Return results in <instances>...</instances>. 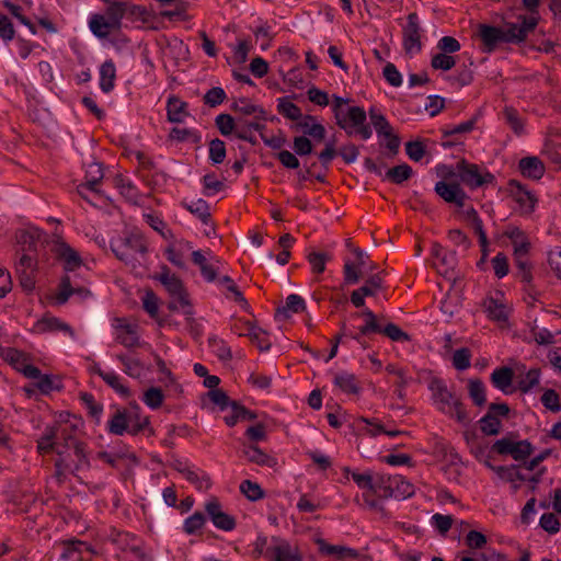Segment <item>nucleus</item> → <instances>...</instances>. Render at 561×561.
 Returning a JSON list of instances; mask_svg holds the SVG:
<instances>
[{
    "label": "nucleus",
    "instance_id": "nucleus-1",
    "mask_svg": "<svg viewBox=\"0 0 561 561\" xmlns=\"http://www.w3.org/2000/svg\"><path fill=\"white\" fill-rule=\"evenodd\" d=\"M54 253L64 264L65 275L61 277L56 294V304L64 305L68 299L76 295L80 299H84L90 295V291L81 284L77 274L71 275L83 264V261L72 247L65 241H57L54 245Z\"/></svg>",
    "mask_w": 561,
    "mask_h": 561
},
{
    "label": "nucleus",
    "instance_id": "nucleus-2",
    "mask_svg": "<svg viewBox=\"0 0 561 561\" xmlns=\"http://www.w3.org/2000/svg\"><path fill=\"white\" fill-rule=\"evenodd\" d=\"M114 255L133 270L144 266L147 261V244L139 233L128 232L111 239Z\"/></svg>",
    "mask_w": 561,
    "mask_h": 561
},
{
    "label": "nucleus",
    "instance_id": "nucleus-3",
    "mask_svg": "<svg viewBox=\"0 0 561 561\" xmlns=\"http://www.w3.org/2000/svg\"><path fill=\"white\" fill-rule=\"evenodd\" d=\"M492 178H442L436 182L435 193L447 204L463 207L468 198L465 186L476 188L490 182Z\"/></svg>",
    "mask_w": 561,
    "mask_h": 561
},
{
    "label": "nucleus",
    "instance_id": "nucleus-4",
    "mask_svg": "<svg viewBox=\"0 0 561 561\" xmlns=\"http://www.w3.org/2000/svg\"><path fill=\"white\" fill-rule=\"evenodd\" d=\"M104 14H91L88 21L89 28L99 38H107L112 33L123 26V9L118 0H103Z\"/></svg>",
    "mask_w": 561,
    "mask_h": 561
},
{
    "label": "nucleus",
    "instance_id": "nucleus-5",
    "mask_svg": "<svg viewBox=\"0 0 561 561\" xmlns=\"http://www.w3.org/2000/svg\"><path fill=\"white\" fill-rule=\"evenodd\" d=\"M505 236L511 240L513 245V254L516 267L518 268V277L525 283L533 279L530 272V263L528 253L531 248L530 240L526 232L519 227L510 226L505 231Z\"/></svg>",
    "mask_w": 561,
    "mask_h": 561
},
{
    "label": "nucleus",
    "instance_id": "nucleus-6",
    "mask_svg": "<svg viewBox=\"0 0 561 561\" xmlns=\"http://www.w3.org/2000/svg\"><path fill=\"white\" fill-rule=\"evenodd\" d=\"M336 124L348 136H358L363 140H368L373 136V128L367 124V114L364 107L351 106L344 112L337 114Z\"/></svg>",
    "mask_w": 561,
    "mask_h": 561
},
{
    "label": "nucleus",
    "instance_id": "nucleus-7",
    "mask_svg": "<svg viewBox=\"0 0 561 561\" xmlns=\"http://www.w3.org/2000/svg\"><path fill=\"white\" fill-rule=\"evenodd\" d=\"M354 260L346 257L344 260L343 275L344 283L346 285H354L366 275L375 274L377 265L369 261V255L366 251L354 248L353 249Z\"/></svg>",
    "mask_w": 561,
    "mask_h": 561
},
{
    "label": "nucleus",
    "instance_id": "nucleus-8",
    "mask_svg": "<svg viewBox=\"0 0 561 561\" xmlns=\"http://www.w3.org/2000/svg\"><path fill=\"white\" fill-rule=\"evenodd\" d=\"M539 16L518 14L515 22L506 21L502 27L505 35V43L519 44L526 41L538 25Z\"/></svg>",
    "mask_w": 561,
    "mask_h": 561
},
{
    "label": "nucleus",
    "instance_id": "nucleus-9",
    "mask_svg": "<svg viewBox=\"0 0 561 561\" xmlns=\"http://www.w3.org/2000/svg\"><path fill=\"white\" fill-rule=\"evenodd\" d=\"M482 308L489 320L496 322L501 328L508 327L513 309L502 293L486 297L482 302Z\"/></svg>",
    "mask_w": 561,
    "mask_h": 561
},
{
    "label": "nucleus",
    "instance_id": "nucleus-10",
    "mask_svg": "<svg viewBox=\"0 0 561 561\" xmlns=\"http://www.w3.org/2000/svg\"><path fill=\"white\" fill-rule=\"evenodd\" d=\"M265 557L273 561H304L298 547L279 537L271 538Z\"/></svg>",
    "mask_w": 561,
    "mask_h": 561
},
{
    "label": "nucleus",
    "instance_id": "nucleus-11",
    "mask_svg": "<svg viewBox=\"0 0 561 561\" xmlns=\"http://www.w3.org/2000/svg\"><path fill=\"white\" fill-rule=\"evenodd\" d=\"M192 261L199 267L203 278L213 283L217 279L222 262L211 251H192Z\"/></svg>",
    "mask_w": 561,
    "mask_h": 561
},
{
    "label": "nucleus",
    "instance_id": "nucleus-12",
    "mask_svg": "<svg viewBox=\"0 0 561 561\" xmlns=\"http://www.w3.org/2000/svg\"><path fill=\"white\" fill-rule=\"evenodd\" d=\"M428 389L436 407L442 411H449L455 409L457 396L450 391L446 382L440 378H432L428 382Z\"/></svg>",
    "mask_w": 561,
    "mask_h": 561
},
{
    "label": "nucleus",
    "instance_id": "nucleus-13",
    "mask_svg": "<svg viewBox=\"0 0 561 561\" xmlns=\"http://www.w3.org/2000/svg\"><path fill=\"white\" fill-rule=\"evenodd\" d=\"M37 449L42 454L50 453L55 450L59 458L56 460V469L61 468V466H65L66 468L71 467L70 463L66 458H64V454H66V450L60 448V442L57 440V431L51 427H46L42 437L37 440Z\"/></svg>",
    "mask_w": 561,
    "mask_h": 561
},
{
    "label": "nucleus",
    "instance_id": "nucleus-14",
    "mask_svg": "<svg viewBox=\"0 0 561 561\" xmlns=\"http://www.w3.org/2000/svg\"><path fill=\"white\" fill-rule=\"evenodd\" d=\"M116 341L127 348L141 346L138 334V324L126 319L117 318L113 324Z\"/></svg>",
    "mask_w": 561,
    "mask_h": 561
},
{
    "label": "nucleus",
    "instance_id": "nucleus-15",
    "mask_svg": "<svg viewBox=\"0 0 561 561\" xmlns=\"http://www.w3.org/2000/svg\"><path fill=\"white\" fill-rule=\"evenodd\" d=\"M436 175H483L478 164H472L465 159L439 163L435 167Z\"/></svg>",
    "mask_w": 561,
    "mask_h": 561
},
{
    "label": "nucleus",
    "instance_id": "nucleus-16",
    "mask_svg": "<svg viewBox=\"0 0 561 561\" xmlns=\"http://www.w3.org/2000/svg\"><path fill=\"white\" fill-rule=\"evenodd\" d=\"M62 457L68 460L71 467L66 468L65 466H61L60 470L56 469L57 478L59 481H61V477L65 474L66 471H79L89 466V460L85 454L84 446L80 442L70 447L67 454H64Z\"/></svg>",
    "mask_w": 561,
    "mask_h": 561
},
{
    "label": "nucleus",
    "instance_id": "nucleus-17",
    "mask_svg": "<svg viewBox=\"0 0 561 561\" xmlns=\"http://www.w3.org/2000/svg\"><path fill=\"white\" fill-rule=\"evenodd\" d=\"M205 511L216 528L231 531L236 527L234 518L222 511L221 504L216 497L205 504Z\"/></svg>",
    "mask_w": 561,
    "mask_h": 561
},
{
    "label": "nucleus",
    "instance_id": "nucleus-18",
    "mask_svg": "<svg viewBox=\"0 0 561 561\" xmlns=\"http://www.w3.org/2000/svg\"><path fill=\"white\" fill-rule=\"evenodd\" d=\"M403 44L409 54H416L421 50L419 19L415 13L408 16L403 31Z\"/></svg>",
    "mask_w": 561,
    "mask_h": 561
},
{
    "label": "nucleus",
    "instance_id": "nucleus-19",
    "mask_svg": "<svg viewBox=\"0 0 561 561\" xmlns=\"http://www.w3.org/2000/svg\"><path fill=\"white\" fill-rule=\"evenodd\" d=\"M266 118H245L240 117L238 118V125H237V137L243 140H247L251 144H256L257 138L255 136V133H261L264 128L263 122Z\"/></svg>",
    "mask_w": 561,
    "mask_h": 561
},
{
    "label": "nucleus",
    "instance_id": "nucleus-20",
    "mask_svg": "<svg viewBox=\"0 0 561 561\" xmlns=\"http://www.w3.org/2000/svg\"><path fill=\"white\" fill-rule=\"evenodd\" d=\"M511 193L516 203L520 206L523 211L531 213L537 203V198L534 193L526 186L522 185L518 181L512 180L510 182Z\"/></svg>",
    "mask_w": 561,
    "mask_h": 561
},
{
    "label": "nucleus",
    "instance_id": "nucleus-21",
    "mask_svg": "<svg viewBox=\"0 0 561 561\" xmlns=\"http://www.w3.org/2000/svg\"><path fill=\"white\" fill-rule=\"evenodd\" d=\"M192 243L185 240H180L171 243L165 250L167 260L179 268H185V256L191 252Z\"/></svg>",
    "mask_w": 561,
    "mask_h": 561
},
{
    "label": "nucleus",
    "instance_id": "nucleus-22",
    "mask_svg": "<svg viewBox=\"0 0 561 561\" xmlns=\"http://www.w3.org/2000/svg\"><path fill=\"white\" fill-rule=\"evenodd\" d=\"M333 385L347 394H357L360 386L357 377L346 370L339 371L333 377Z\"/></svg>",
    "mask_w": 561,
    "mask_h": 561
},
{
    "label": "nucleus",
    "instance_id": "nucleus-23",
    "mask_svg": "<svg viewBox=\"0 0 561 561\" xmlns=\"http://www.w3.org/2000/svg\"><path fill=\"white\" fill-rule=\"evenodd\" d=\"M297 128L304 134L316 140H322L325 135L323 125L316 122V118L310 115H302L297 122Z\"/></svg>",
    "mask_w": 561,
    "mask_h": 561
},
{
    "label": "nucleus",
    "instance_id": "nucleus-24",
    "mask_svg": "<svg viewBox=\"0 0 561 561\" xmlns=\"http://www.w3.org/2000/svg\"><path fill=\"white\" fill-rule=\"evenodd\" d=\"M480 37L488 50H493L501 43H505L503 27L481 25Z\"/></svg>",
    "mask_w": 561,
    "mask_h": 561
},
{
    "label": "nucleus",
    "instance_id": "nucleus-25",
    "mask_svg": "<svg viewBox=\"0 0 561 561\" xmlns=\"http://www.w3.org/2000/svg\"><path fill=\"white\" fill-rule=\"evenodd\" d=\"M181 205L202 221L203 225L209 226L210 224V211L208 204L202 199L186 201L184 199Z\"/></svg>",
    "mask_w": 561,
    "mask_h": 561
},
{
    "label": "nucleus",
    "instance_id": "nucleus-26",
    "mask_svg": "<svg viewBox=\"0 0 561 561\" xmlns=\"http://www.w3.org/2000/svg\"><path fill=\"white\" fill-rule=\"evenodd\" d=\"M175 469L182 473L185 479L195 484L198 490H208L210 488V480L206 474L199 476L197 471L192 469L184 462H178Z\"/></svg>",
    "mask_w": 561,
    "mask_h": 561
},
{
    "label": "nucleus",
    "instance_id": "nucleus-27",
    "mask_svg": "<svg viewBox=\"0 0 561 561\" xmlns=\"http://www.w3.org/2000/svg\"><path fill=\"white\" fill-rule=\"evenodd\" d=\"M393 476H377L374 478L370 493L376 495L378 499L393 497L396 491H393Z\"/></svg>",
    "mask_w": 561,
    "mask_h": 561
},
{
    "label": "nucleus",
    "instance_id": "nucleus-28",
    "mask_svg": "<svg viewBox=\"0 0 561 561\" xmlns=\"http://www.w3.org/2000/svg\"><path fill=\"white\" fill-rule=\"evenodd\" d=\"M514 373L508 367H501L495 369L491 374V381L495 388L501 390L503 393H510Z\"/></svg>",
    "mask_w": 561,
    "mask_h": 561
},
{
    "label": "nucleus",
    "instance_id": "nucleus-29",
    "mask_svg": "<svg viewBox=\"0 0 561 561\" xmlns=\"http://www.w3.org/2000/svg\"><path fill=\"white\" fill-rule=\"evenodd\" d=\"M518 389L522 392H529L540 382V369L530 368L527 371H520L516 377Z\"/></svg>",
    "mask_w": 561,
    "mask_h": 561
},
{
    "label": "nucleus",
    "instance_id": "nucleus-30",
    "mask_svg": "<svg viewBox=\"0 0 561 561\" xmlns=\"http://www.w3.org/2000/svg\"><path fill=\"white\" fill-rule=\"evenodd\" d=\"M100 89L108 93L114 89L116 78V67L113 60H105L100 67Z\"/></svg>",
    "mask_w": 561,
    "mask_h": 561
},
{
    "label": "nucleus",
    "instance_id": "nucleus-31",
    "mask_svg": "<svg viewBox=\"0 0 561 561\" xmlns=\"http://www.w3.org/2000/svg\"><path fill=\"white\" fill-rule=\"evenodd\" d=\"M319 551L325 556H336L337 558H355L357 552L347 547L330 545L325 540L318 538L316 540Z\"/></svg>",
    "mask_w": 561,
    "mask_h": 561
},
{
    "label": "nucleus",
    "instance_id": "nucleus-32",
    "mask_svg": "<svg viewBox=\"0 0 561 561\" xmlns=\"http://www.w3.org/2000/svg\"><path fill=\"white\" fill-rule=\"evenodd\" d=\"M57 431V440L60 442V448L65 449L66 453L70 447L79 443L75 437L76 426L68 423H59L57 426H53Z\"/></svg>",
    "mask_w": 561,
    "mask_h": 561
},
{
    "label": "nucleus",
    "instance_id": "nucleus-33",
    "mask_svg": "<svg viewBox=\"0 0 561 561\" xmlns=\"http://www.w3.org/2000/svg\"><path fill=\"white\" fill-rule=\"evenodd\" d=\"M306 309L304 298L297 294L287 296L285 305L277 309V314L284 318H289L293 313L302 312Z\"/></svg>",
    "mask_w": 561,
    "mask_h": 561
},
{
    "label": "nucleus",
    "instance_id": "nucleus-34",
    "mask_svg": "<svg viewBox=\"0 0 561 561\" xmlns=\"http://www.w3.org/2000/svg\"><path fill=\"white\" fill-rule=\"evenodd\" d=\"M114 185L119 193L129 202L137 204L140 198L138 188L130 182L129 178H112Z\"/></svg>",
    "mask_w": 561,
    "mask_h": 561
},
{
    "label": "nucleus",
    "instance_id": "nucleus-35",
    "mask_svg": "<svg viewBox=\"0 0 561 561\" xmlns=\"http://www.w3.org/2000/svg\"><path fill=\"white\" fill-rule=\"evenodd\" d=\"M232 107L245 118L247 116H252L253 118H266V112L247 99L237 100Z\"/></svg>",
    "mask_w": 561,
    "mask_h": 561
},
{
    "label": "nucleus",
    "instance_id": "nucleus-36",
    "mask_svg": "<svg viewBox=\"0 0 561 561\" xmlns=\"http://www.w3.org/2000/svg\"><path fill=\"white\" fill-rule=\"evenodd\" d=\"M244 456L250 462L259 466L273 467L275 459L265 454L260 447L251 445L243 450Z\"/></svg>",
    "mask_w": 561,
    "mask_h": 561
},
{
    "label": "nucleus",
    "instance_id": "nucleus-37",
    "mask_svg": "<svg viewBox=\"0 0 561 561\" xmlns=\"http://www.w3.org/2000/svg\"><path fill=\"white\" fill-rule=\"evenodd\" d=\"M108 432L115 435H123L129 432L127 410H117L107 422Z\"/></svg>",
    "mask_w": 561,
    "mask_h": 561
},
{
    "label": "nucleus",
    "instance_id": "nucleus-38",
    "mask_svg": "<svg viewBox=\"0 0 561 561\" xmlns=\"http://www.w3.org/2000/svg\"><path fill=\"white\" fill-rule=\"evenodd\" d=\"M116 358L123 365L124 373L129 377L139 378L142 375L144 365L138 358L131 357L126 354H118Z\"/></svg>",
    "mask_w": 561,
    "mask_h": 561
},
{
    "label": "nucleus",
    "instance_id": "nucleus-39",
    "mask_svg": "<svg viewBox=\"0 0 561 561\" xmlns=\"http://www.w3.org/2000/svg\"><path fill=\"white\" fill-rule=\"evenodd\" d=\"M126 410L130 434L136 435L148 426L149 420L147 416L140 414L138 407H131Z\"/></svg>",
    "mask_w": 561,
    "mask_h": 561
},
{
    "label": "nucleus",
    "instance_id": "nucleus-40",
    "mask_svg": "<svg viewBox=\"0 0 561 561\" xmlns=\"http://www.w3.org/2000/svg\"><path fill=\"white\" fill-rule=\"evenodd\" d=\"M518 168L523 175H542L545 173L542 161L535 156L520 159Z\"/></svg>",
    "mask_w": 561,
    "mask_h": 561
},
{
    "label": "nucleus",
    "instance_id": "nucleus-41",
    "mask_svg": "<svg viewBox=\"0 0 561 561\" xmlns=\"http://www.w3.org/2000/svg\"><path fill=\"white\" fill-rule=\"evenodd\" d=\"M306 257L312 272L320 274L324 272L325 264L332 260V254L329 252L310 250Z\"/></svg>",
    "mask_w": 561,
    "mask_h": 561
},
{
    "label": "nucleus",
    "instance_id": "nucleus-42",
    "mask_svg": "<svg viewBox=\"0 0 561 561\" xmlns=\"http://www.w3.org/2000/svg\"><path fill=\"white\" fill-rule=\"evenodd\" d=\"M255 417L256 415L253 412L233 401L231 402V414L225 416V423L232 427L239 421L254 420Z\"/></svg>",
    "mask_w": 561,
    "mask_h": 561
},
{
    "label": "nucleus",
    "instance_id": "nucleus-43",
    "mask_svg": "<svg viewBox=\"0 0 561 561\" xmlns=\"http://www.w3.org/2000/svg\"><path fill=\"white\" fill-rule=\"evenodd\" d=\"M108 387L123 398L130 396L129 388L124 383V379L114 370H108L102 379Z\"/></svg>",
    "mask_w": 561,
    "mask_h": 561
},
{
    "label": "nucleus",
    "instance_id": "nucleus-44",
    "mask_svg": "<svg viewBox=\"0 0 561 561\" xmlns=\"http://www.w3.org/2000/svg\"><path fill=\"white\" fill-rule=\"evenodd\" d=\"M369 117L373 127L375 128L378 137L389 136V131L392 130L391 125L387 121L383 114H381L375 107L369 110Z\"/></svg>",
    "mask_w": 561,
    "mask_h": 561
},
{
    "label": "nucleus",
    "instance_id": "nucleus-45",
    "mask_svg": "<svg viewBox=\"0 0 561 561\" xmlns=\"http://www.w3.org/2000/svg\"><path fill=\"white\" fill-rule=\"evenodd\" d=\"M158 279L165 287L170 297L173 295H178L184 288L182 280L176 277L174 274H170L168 270H164L159 276Z\"/></svg>",
    "mask_w": 561,
    "mask_h": 561
},
{
    "label": "nucleus",
    "instance_id": "nucleus-46",
    "mask_svg": "<svg viewBox=\"0 0 561 561\" xmlns=\"http://www.w3.org/2000/svg\"><path fill=\"white\" fill-rule=\"evenodd\" d=\"M103 178H93L90 181H87L84 183H78L76 184V190L78 194L91 203L90 194H101V185H102Z\"/></svg>",
    "mask_w": 561,
    "mask_h": 561
},
{
    "label": "nucleus",
    "instance_id": "nucleus-47",
    "mask_svg": "<svg viewBox=\"0 0 561 561\" xmlns=\"http://www.w3.org/2000/svg\"><path fill=\"white\" fill-rule=\"evenodd\" d=\"M504 122L513 129L516 135L524 133V119L513 107H505L502 113Z\"/></svg>",
    "mask_w": 561,
    "mask_h": 561
},
{
    "label": "nucleus",
    "instance_id": "nucleus-48",
    "mask_svg": "<svg viewBox=\"0 0 561 561\" xmlns=\"http://www.w3.org/2000/svg\"><path fill=\"white\" fill-rule=\"evenodd\" d=\"M366 276L367 279L365 280V284L359 287V290L366 297H374L383 287V279L380 273H375Z\"/></svg>",
    "mask_w": 561,
    "mask_h": 561
},
{
    "label": "nucleus",
    "instance_id": "nucleus-49",
    "mask_svg": "<svg viewBox=\"0 0 561 561\" xmlns=\"http://www.w3.org/2000/svg\"><path fill=\"white\" fill-rule=\"evenodd\" d=\"M393 497L396 499H407L414 494V485L407 481L402 476L396 474L393 476Z\"/></svg>",
    "mask_w": 561,
    "mask_h": 561
},
{
    "label": "nucleus",
    "instance_id": "nucleus-50",
    "mask_svg": "<svg viewBox=\"0 0 561 561\" xmlns=\"http://www.w3.org/2000/svg\"><path fill=\"white\" fill-rule=\"evenodd\" d=\"M203 188L202 192L205 196H215L226 190L228 184L224 180H219L218 178H203L202 179Z\"/></svg>",
    "mask_w": 561,
    "mask_h": 561
},
{
    "label": "nucleus",
    "instance_id": "nucleus-51",
    "mask_svg": "<svg viewBox=\"0 0 561 561\" xmlns=\"http://www.w3.org/2000/svg\"><path fill=\"white\" fill-rule=\"evenodd\" d=\"M3 359L18 371H21L28 360L26 354L16 348H7L3 352Z\"/></svg>",
    "mask_w": 561,
    "mask_h": 561
},
{
    "label": "nucleus",
    "instance_id": "nucleus-52",
    "mask_svg": "<svg viewBox=\"0 0 561 561\" xmlns=\"http://www.w3.org/2000/svg\"><path fill=\"white\" fill-rule=\"evenodd\" d=\"M186 104L178 99H171L168 103V117L173 123H182L187 115Z\"/></svg>",
    "mask_w": 561,
    "mask_h": 561
},
{
    "label": "nucleus",
    "instance_id": "nucleus-53",
    "mask_svg": "<svg viewBox=\"0 0 561 561\" xmlns=\"http://www.w3.org/2000/svg\"><path fill=\"white\" fill-rule=\"evenodd\" d=\"M277 110L283 116L291 121H299L302 116L300 108L286 98L278 99Z\"/></svg>",
    "mask_w": 561,
    "mask_h": 561
},
{
    "label": "nucleus",
    "instance_id": "nucleus-54",
    "mask_svg": "<svg viewBox=\"0 0 561 561\" xmlns=\"http://www.w3.org/2000/svg\"><path fill=\"white\" fill-rule=\"evenodd\" d=\"M145 221L157 232H159L163 238L168 239L172 237L171 230L168 228V225L164 220L154 213H148L144 215Z\"/></svg>",
    "mask_w": 561,
    "mask_h": 561
},
{
    "label": "nucleus",
    "instance_id": "nucleus-55",
    "mask_svg": "<svg viewBox=\"0 0 561 561\" xmlns=\"http://www.w3.org/2000/svg\"><path fill=\"white\" fill-rule=\"evenodd\" d=\"M492 470L496 472V474L508 482H515V481H525L526 478L517 470L516 466H499L493 467L490 466Z\"/></svg>",
    "mask_w": 561,
    "mask_h": 561
},
{
    "label": "nucleus",
    "instance_id": "nucleus-56",
    "mask_svg": "<svg viewBox=\"0 0 561 561\" xmlns=\"http://www.w3.org/2000/svg\"><path fill=\"white\" fill-rule=\"evenodd\" d=\"M468 389L470 398L477 405L481 407L486 402L485 387L481 380L470 379Z\"/></svg>",
    "mask_w": 561,
    "mask_h": 561
},
{
    "label": "nucleus",
    "instance_id": "nucleus-57",
    "mask_svg": "<svg viewBox=\"0 0 561 561\" xmlns=\"http://www.w3.org/2000/svg\"><path fill=\"white\" fill-rule=\"evenodd\" d=\"M169 309L172 311L182 310L183 313L186 316L192 314V309L190 307V301L185 289L180 291L178 295H173L171 297V301L169 302Z\"/></svg>",
    "mask_w": 561,
    "mask_h": 561
},
{
    "label": "nucleus",
    "instance_id": "nucleus-58",
    "mask_svg": "<svg viewBox=\"0 0 561 561\" xmlns=\"http://www.w3.org/2000/svg\"><path fill=\"white\" fill-rule=\"evenodd\" d=\"M241 493L250 501H259L264 497V491L262 488L251 480H244L240 484Z\"/></svg>",
    "mask_w": 561,
    "mask_h": 561
},
{
    "label": "nucleus",
    "instance_id": "nucleus-59",
    "mask_svg": "<svg viewBox=\"0 0 561 561\" xmlns=\"http://www.w3.org/2000/svg\"><path fill=\"white\" fill-rule=\"evenodd\" d=\"M238 119L234 121L229 114H219L216 117V126L224 136L237 135Z\"/></svg>",
    "mask_w": 561,
    "mask_h": 561
},
{
    "label": "nucleus",
    "instance_id": "nucleus-60",
    "mask_svg": "<svg viewBox=\"0 0 561 561\" xmlns=\"http://www.w3.org/2000/svg\"><path fill=\"white\" fill-rule=\"evenodd\" d=\"M456 65V58L451 55L437 53L433 55L431 66L435 70L448 71Z\"/></svg>",
    "mask_w": 561,
    "mask_h": 561
},
{
    "label": "nucleus",
    "instance_id": "nucleus-61",
    "mask_svg": "<svg viewBox=\"0 0 561 561\" xmlns=\"http://www.w3.org/2000/svg\"><path fill=\"white\" fill-rule=\"evenodd\" d=\"M41 324L44 329L49 331H62L68 334L71 339H76V334L70 325L60 321L57 318H45L42 320Z\"/></svg>",
    "mask_w": 561,
    "mask_h": 561
},
{
    "label": "nucleus",
    "instance_id": "nucleus-62",
    "mask_svg": "<svg viewBox=\"0 0 561 561\" xmlns=\"http://www.w3.org/2000/svg\"><path fill=\"white\" fill-rule=\"evenodd\" d=\"M479 423H480L481 432L485 435H496L500 433V430H501L500 419H496L489 413H486L484 416H482L481 420L479 421Z\"/></svg>",
    "mask_w": 561,
    "mask_h": 561
},
{
    "label": "nucleus",
    "instance_id": "nucleus-63",
    "mask_svg": "<svg viewBox=\"0 0 561 561\" xmlns=\"http://www.w3.org/2000/svg\"><path fill=\"white\" fill-rule=\"evenodd\" d=\"M164 396L161 389L157 387L149 388L144 393V402L146 405H148L150 409L156 410L161 407L163 402Z\"/></svg>",
    "mask_w": 561,
    "mask_h": 561
},
{
    "label": "nucleus",
    "instance_id": "nucleus-64",
    "mask_svg": "<svg viewBox=\"0 0 561 561\" xmlns=\"http://www.w3.org/2000/svg\"><path fill=\"white\" fill-rule=\"evenodd\" d=\"M205 524V516L199 512H195L188 516L183 524V529L186 534L193 535L199 530Z\"/></svg>",
    "mask_w": 561,
    "mask_h": 561
}]
</instances>
